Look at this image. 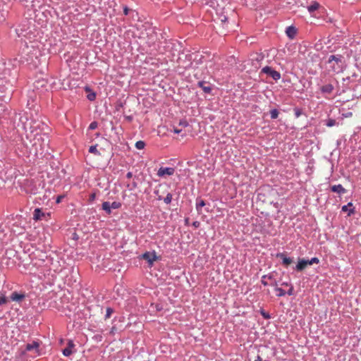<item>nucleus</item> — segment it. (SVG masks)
Returning a JSON list of instances; mask_svg holds the SVG:
<instances>
[{
  "instance_id": "1",
  "label": "nucleus",
  "mask_w": 361,
  "mask_h": 361,
  "mask_svg": "<svg viewBox=\"0 0 361 361\" xmlns=\"http://www.w3.org/2000/svg\"><path fill=\"white\" fill-rule=\"evenodd\" d=\"M343 57L341 55H331L328 59V63L334 62L336 66H332V69L334 72H339L342 70Z\"/></svg>"
},
{
  "instance_id": "2",
  "label": "nucleus",
  "mask_w": 361,
  "mask_h": 361,
  "mask_svg": "<svg viewBox=\"0 0 361 361\" xmlns=\"http://www.w3.org/2000/svg\"><path fill=\"white\" fill-rule=\"evenodd\" d=\"M140 259L146 260L149 266L151 267L154 262L158 259V257L157 256L156 252H145L140 256Z\"/></svg>"
},
{
  "instance_id": "3",
  "label": "nucleus",
  "mask_w": 361,
  "mask_h": 361,
  "mask_svg": "<svg viewBox=\"0 0 361 361\" xmlns=\"http://www.w3.org/2000/svg\"><path fill=\"white\" fill-rule=\"evenodd\" d=\"M50 216V213H46L41 208H36L33 212V219L35 221L47 220Z\"/></svg>"
},
{
  "instance_id": "4",
  "label": "nucleus",
  "mask_w": 361,
  "mask_h": 361,
  "mask_svg": "<svg viewBox=\"0 0 361 361\" xmlns=\"http://www.w3.org/2000/svg\"><path fill=\"white\" fill-rule=\"evenodd\" d=\"M262 73L269 75L276 81L281 78V73L268 66L262 68Z\"/></svg>"
},
{
  "instance_id": "5",
  "label": "nucleus",
  "mask_w": 361,
  "mask_h": 361,
  "mask_svg": "<svg viewBox=\"0 0 361 361\" xmlns=\"http://www.w3.org/2000/svg\"><path fill=\"white\" fill-rule=\"evenodd\" d=\"M175 173V169L173 167H160L157 171V175L159 178H166L167 176H173Z\"/></svg>"
},
{
  "instance_id": "6",
  "label": "nucleus",
  "mask_w": 361,
  "mask_h": 361,
  "mask_svg": "<svg viewBox=\"0 0 361 361\" xmlns=\"http://www.w3.org/2000/svg\"><path fill=\"white\" fill-rule=\"evenodd\" d=\"M39 344L37 341H32L31 343H27L25 345V351L32 352L35 356L39 355Z\"/></svg>"
},
{
  "instance_id": "7",
  "label": "nucleus",
  "mask_w": 361,
  "mask_h": 361,
  "mask_svg": "<svg viewBox=\"0 0 361 361\" xmlns=\"http://www.w3.org/2000/svg\"><path fill=\"white\" fill-rule=\"evenodd\" d=\"M267 279L271 281V286H274L275 288L278 287L277 281L274 278V276L272 274L263 275L262 276L261 282L264 286H267L269 285L268 282L266 281Z\"/></svg>"
},
{
  "instance_id": "8",
  "label": "nucleus",
  "mask_w": 361,
  "mask_h": 361,
  "mask_svg": "<svg viewBox=\"0 0 361 361\" xmlns=\"http://www.w3.org/2000/svg\"><path fill=\"white\" fill-rule=\"evenodd\" d=\"M319 90H320L321 92L324 95H325V98H327V95L331 94L333 92V91L334 90V86L331 83H328V84L322 85L320 87Z\"/></svg>"
},
{
  "instance_id": "9",
  "label": "nucleus",
  "mask_w": 361,
  "mask_h": 361,
  "mask_svg": "<svg viewBox=\"0 0 361 361\" xmlns=\"http://www.w3.org/2000/svg\"><path fill=\"white\" fill-rule=\"evenodd\" d=\"M75 344L73 341L69 340L67 346L63 350L62 353L66 357H69L73 353Z\"/></svg>"
},
{
  "instance_id": "10",
  "label": "nucleus",
  "mask_w": 361,
  "mask_h": 361,
  "mask_svg": "<svg viewBox=\"0 0 361 361\" xmlns=\"http://www.w3.org/2000/svg\"><path fill=\"white\" fill-rule=\"evenodd\" d=\"M308 259H305L304 258H299L298 264H296L295 267L294 268L297 271H303L307 265H309V263H307Z\"/></svg>"
},
{
  "instance_id": "11",
  "label": "nucleus",
  "mask_w": 361,
  "mask_h": 361,
  "mask_svg": "<svg viewBox=\"0 0 361 361\" xmlns=\"http://www.w3.org/2000/svg\"><path fill=\"white\" fill-rule=\"evenodd\" d=\"M276 257L281 259L282 264L286 267H288L289 264H290L293 262L292 258L288 257L283 252L277 253Z\"/></svg>"
},
{
  "instance_id": "12",
  "label": "nucleus",
  "mask_w": 361,
  "mask_h": 361,
  "mask_svg": "<svg viewBox=\"0 0 361 361\" xmlns=\"http://www.w3.org/2000/svg\"><path fill=\"white\" fill-rule=\"evenodd\" d=\"M341 211L343 212H348V216H351L355 213V208L353 207V203L348 202L346 205H343L341 208Z\"/></svg>"
},
{
  "instance_id": "13",
  "label": "nucleus",
  "mask_w": 361,
  "mask_h": 361,
  "mask_svg": "<svg viewBox=\"0 0 361 361\" xmlns=\"http://www.w3.org/2000/svg\"><path fill=\"white\" fill-rule=\"evenodd\" d=\"M286 34L290 39H293L297 34V29L293 25L288 26L286 29Z\"/></svg>"
},
{
  "instance_id": "14",
  "label": "nucleus",
  "mask_w": 361,
  "mask_h": 361,
  "mask_svg": "<svg viewBox=\"0 0 361 361\" xmlns=\"http://www.w3.org/2000/svg\"><path fill=\"white\" fill-rule=\"evenodd\" d=\"M331 190L334 192L338 193L339 195H343L346 192V190L341 184L332 185L331 187Z\"/></svg>"
},
{
  "instance_id": "15",
  "label": "nucleus",
  "mask_w": 361,
  "mask_h": 361,
  "mask_svg": "<svg viewBox=\"0 0 361 361\" xmlns=\"http://www.w3.org/2000/svg\"><path fill=\"white\" fill-rule=\"evenodd\" d=\"M25 294L23 293H19L18 292H13L11 295V299L13 300V301H16V302H21L24 298H25Z\"/></svg>"
},
{
  "instance_id": "16",
  "label": "nucleus",
  "mask_w": 361,
  "mask_h": 361,
  "mask_svg": "<svg viewBox=\"0 0 361 361\" xmlns=\"http://www.w3.org/2000/svg\"><path fill=\"white\" fill-rule=\"evenodd\" d=\"M205 81H199L197 82V86L201 87L204 93L210 94L212 92V87L209 85H205Z\"/></svg>"
},
{
  "instance_id": "17",
  "label": "nucleus",
  "mask_w": 361,
  "mask_h": 361,
  "mask_svg": "<svg viewBox=\"0 0 361 361\" xmlns=\"http://www.w3.org/2000/svg\"><path fill=\"white\" fill-rule=\"evenodd\" d=\"M205 206V202L201 199V198H197L196 199V205H195V207H196V210L198 214H201L202 213V208Z\"/></svg>"
},
{
  "instance_id": "18",
  "label": "nucleus",
  "mask_w": 361,
  "mask_h": 361,
  "mask_svg": "<svg viewBox=\"0 0 361 361\" xmlns=\"http://www.w3.org/2000/svg\"><path fill=\"white\" fill-rule=\"evenodd\" d=\"M85 90L87 92H89V94L87 95V99L90 101H94L96 99V93L92 92L88 87H86Z\"/></svg>"
},
{
  "instance_id": "19",
  "label": "nucleus",
  "mask_w": 361,
  "mask_h": 361,
  "mask_svg": "<svg viewBox=\"0 0 361 361\" xmlns=\"http://www.w3.org/2000/svg\"><path fill=\"white\" fill-rule=\"evenodd\" d=\"M102 209L105 211V212L107 214H111V204H110V202H104L102 204Z\"/></svg>"
},
{
  "instance_id": "20",
  "label": "nucleus",
  "mask_w": 361,
  "mask_h": 361,
  "mask_svg": "<svg viewBox=\"0 0 361 361\" xmlns=\"http://www.w3.org/2000/svg\"><path fill=\"white\" fill-rule=\"evenodd\" d=\"M319 7V4L317 2H314L312 4L307 7L308 11L312 13L317 11Z\"/></svg>"
},
{
  "instance_id": "21",
  "label": "nucleus",
  "mask_w": 361,
  "mask_h": 361,
  "mask_svg": "<svg viewBox=\"0 0 361 361\" xmlns=\"http://www.w3.org/2000/svg\"><path fill=\"white\" fill-rule=\"evenodd\" d=\"M89 152L97 156H99L101 154L100 152L97 150V145L90 146L89 148Z\"/></svg>"
},
{
  "instance_id": "22",
  "label": "nucleus",
  "mask_w": 361,
  "mask_h": 361,
  "mask_svg": "<svg viewBox=\"0 0 361 361\" xmlns=\"http://www.w3.org/2000/svg\"><path fill=\"white\" fill-rule=\"evenodd\" d=\"M275 291L277 293L276 295L278 297H283L286 294V291L281 288L276 287Z\"/></svg>"
},
{
  "instance_id": "23",
  "label": "nucleus",
  "mask_w": 361,
  "mask_h": 361,
  "mask_svg": "<svg viewBox=\"0 0 361 361\" xmlns=\"http://www.w3.org/2000/svg\"><path fill=\"white\" fill-rule=\"evenodd\" d=\"M173 195L171 193L169 192L166 196L163 199L164 202L166 204H171L172 201Z\"/></svg>"
},
{
  "instance_id": "24",
  "label": "nucleus",
  "mask_w": 361,
  "mask_h": 361,
  "mask_svg": "<svg viewBox=\"0 0 361 361\" xmlns=\"http://www.w3.org/2000/svg\"><path fill=\"white\" fill-rule=\"evenodd\" d=\"M279 111L276 109H271L270 111V116L271 119H276L279 116Z\"/></svg>"
},
{
  "instance_id": "25",
  "label": "nucleus",
  "mask_w": 361,
  "mask_h": 361,
  "mask_svg": "<svg viewBox=\"0 0 361 361\" xmlns=\"http://www.w3.org/2000/svg\"><path fill=\"white\" fill-rule=\"evenodd\" d=\"M135 146L137 149H142L145 147V142L144 141L139 140L135 142Z\"/></svg>"
},
{
  "instance_id": "26",
  "label": "nucleus",
  "mask_w": 361,
  "mask_h": 361,
  "mask_svg": "<svg viewBox=\"0 0 361 361\" xmlns=\"http://www.w3.org/2000/svg\"><path fill=\"white\" fill-rule=\"evenodd\" d=\"M337 124L336 120L333 119V118H329L326 121V126H328V127H333L334 126H336Z\"/></svg>"
},
{
  "instance_id": "27",
  "label": "nucleus",
  "mask_w": 361,
  "mask_h": 361,
  "mask_svg": "<svg viewBox=\"0 0 361 361\" xmlns=\"http://www.w3.org/2000/svg\"><path fill=\"white\" fill-rule=\"evenodd\" d=\"M114 309L111 308V307H107L106 310V314H105V319H107L109 318H110V317L111 316L112 313L114 312Z\"/></svg>"
},
{
  "instance_id": "28",
  "label": "nucleus",
  "mask_w": 361,
  "mask_h": 361,
  "mask_svg": "<svg viewBox=\"0 0 361 361\" xmlns=\"http://www.w3.org/2000/svg\"><path fill=\"white\" fill-rule=\"evenodd\" d=\"M111 209H119L121 207V203L119 202H113L112 203H110Z\"/></svg>"
},
{
  "instance_id": "29",
  "label": "nucleus",
  "mask_w": 361,
  "mask_h": 361,
  "mask_svg": "<svg viewBox=\"0 0 361 361\" xmlns=\"http://www.w3.org/2000/svg\"><path fill=\"white\" fill-rule=\"evenodd\" d=\"M5 237V231L4 228L3 224L0 223V240H3Z\"/></svg>"
},
{
  "instance_id": "30",
  "label": "nucleus",
  "mask_w": 361,
  "mask_h": 361,
  "mask_svg": "<svg viewBox=\"0 0 361 361\" xmlns=\"http://www.w3.org/2000/svg\"><path fill=\"white\" fill-rule=\"evenodd\" d=\"M307 263H309V265H312L313 264H319V259L318 257H312L310 259H308Z\"/></svg>"
},
{
  "instance_id": "31",
  "label": "nucleus",
  "mask_w": 361,
  "mask_h": 361,
  "mask_svg": "<svg viewBox=\"0 0 361 361\" xmlns=\"http://www.w3.org/2000/svg\"><path fill=\"white\" fill-rule=\"evenodd\" d=\"M98 126V124L96 121H93L92 122L90 126H89V129L90 130H94L97 128Z\"/></svg>"
},
{
  "instance_id": "32",
  "label": "nucleus",
  "mask_w": 361,
  "mask_h": 361,
  "mask_svg": "<svg viewBox=\"0 0 361 361\" xmlns=\"http://www.w3.org/2000/svg\"><path fill=\"white\" fill-rule=\"evenodd\" d=\"M286 294H288V295H293L294 294V288H293V285H290V287H289V289L288 290L287 292H286Z\"/></svg>"
},
{
  "instance_id": "33",
  "label": "nucleus",
  "mask_w": 361,
  "mask_h": 361,
  "mask_svg": "<svg viewBox=\"0 0 361 361\" xmlns=\"http://www.w3.org/2000/svg\"><path fill=\"white\" fill-rule=\"evenodd\" d=\"M261 315L264 318V319H269L270 318V315L268 312H265L264 310H262L261 311Z\"/></svg>"
},
{
  "instance_id": "34",
  "label": "nucleus",
  "mask_w": 361,
  "mask_h": 361,
  "mask_svg": "<svg viewBox=\"0 0 361 361\" xmlns=\"http://www.w3.org/2000/svg\"><path fill=\"white\" fill-rule=\"evenodd\" d=\"M7 301V298L4 295L0 297V305L6 304Z\"/></svg>"
},
{
  "instance_id": "35",
  "label": "nucleus",
  "mask_w": 361,
  "mask_h": 361,
  "mask_svg": "<svg viewBox=\"0 0 361 361\" xmlns=\"http://www.w3.org/2000/svg\"><path fill=\"white\" fill-rule=\"evenodd\" d=\"M294 111H295V116L296 118H298V117L300 116V115L302 114L300 109L296 108V109H294Z\"/></svg>"
},
{
  "instance_id": "36",
  "label": "nucleus",
  "mask_w": 361,
  "mask_h": 361,
  "mask_svg": "<svg viewBox=\"0 0 361 361\" xmlns=\"http://www.w3.org/2000/svg\"><path fill=\"white\" fill-rule=\"evenodd\" d=\"M179 125L183 127H187L188 126V123L185 120H180Z\"/></svg>"
},
{
  "instance_id": "37",
  "label": "nucleus",
  "mask_w": 361,
  "mask_h": 361,
  "mask_svg": "<svg viewBox=\"0 0 361 361\" xmlns=\"http://www.w3.org/2000/svg\"><path fill=\"white\" fill-rule=\"evenodd\" d=\"M21 59H23L28 63H30L33 61L32 58L30 57V56H28V57L23 56Z\"/></svg>"
},
{
  "instance_id": "38",
  "label": "nucleus",
  "mask_w": 361,
  "mask_h": 361,
  "mask_svg": "<svg viewBox=\"0 0 361 361\" xmlns=\"http://www.w3.org/2000/svg\"><path fill=\"white\" fill-rule=\"evenodd\" d=\"M128 13H129V8H128L127 6H123V13L125 16H127L128 15Z\"/></svg>"
},
{
  "instance_id": "39",
  "label": "nucleus",
  "mask_w": 361,
  "mask_h": 361,
  "mask_svg": "<svg viewBox=\"0 0 361 361\" xmlns=\"http://www.w3.org/2000/svg\"><path fill=\"white\" fill-rule=\"evenodd\" d=\"M353 115L352 112H347L345 114H343V116L345 118L351 117Z\"/></svg>"
},
{
  "instance_id": "40",
  "label": "nucleus",
  "mask_w": 361,
  "mask_h": 361,
  "mask_svg": "<svg viewBox=\"0 0 361 361\" xmlns=\"http://www.w3.org/2000/svg\"><path fill=\"white\" fill-rule=\"evenodd\" d=\"M132 177H133V173H132V172H130V171L128 172V173H127V174H126V178H128V179H130V178H131Z\"/></svg>"
},
{
  "instance_id": "41",
  "label": "nucleus",
  "mask_w": 361,
  "mask_h": 361,
  "mask_svg": "<svg viewBox=\"0 0 361 361\" xmlns=\"http://www.w3.org/2000/svg\"><path fill=\"white\" fill-rule=\"evenodd\" d=\"M95 197H96L95 193L91 194L90 196V201H93L95 199Z\"/></svg>"
},
{
  "instance_id": "42",
  "label": "nucleus",
  "mask_w": 361,
  "mask_h": 361,
  "mask_svg": "<svg viewBox=\"0 0 361 361\" xmlns=\"http://www.w3.org/2000/svg\"><path fill=\"white\" fill-rule=\"evenodd\" d=\"M192 226H193L194 227H195V228H198V227H199V226H200V222H199V221H194V222L192 223Z\"/></svg>"
},
{
  "instance_id": "43",
  "label": "nucleus",
  "mask_w": 361,
  "mask_h": 361,
  "mask_svg": "<svg viewBox=\"0 0 361 361\" xmlns=\"http://www.w3.org/2000/svg\"><path fill=\"white\" fill-rule=\"evenodd\" d=\"M62 198H63V196H61V195L58 196L56 198V203L61 202Z\"/></svg>"
},
{
  "instance_id": "44",
  "label": "nucleus",
  "mask_w": 361,
  "mask_h": 361,
  "mask_svg": "<svg viewBox=\"0 0 361 361\" xmlns=\"http://www.w3.org/2000/svg\"><path fill=\"white\" fill-rule=\"evenodd\" d=\"M181 131H182L181 130L178 129V128H176L173 129V132H174L176 134H179V133H180V132H181Z\"/></svg>"
},
{
  "instance_id": "45",
  "label": "nucleus",
  "mask_w": 361,
  "mask_h": 361,
  "mask_svg": "<svg viewBox=\"0 0 361 361\" xmlns=\"http://www.w3.org/2000/svg\"><path fill=\"white\" fill-rule=\"evenodd\" d=\"M281 285L283 286H288V287H290V285H292V284L290 283L289 282H283L281 283Z\"/></svg>"
},
{
  "instance_id": "46",
  "label": "nucleus",
  "mask_w": 361,
  "mask_h": 361,
  "mask_svg": "<svg viewBox=\"0 0 361 361\" xmlns=\"http://www.w3.org/2000/svg\"><path fill=\"white\" fill-rule=\"evenodd\" d=\"M16 32L18 37H20L23 35L22 31L20 32H19L18 29H16Z\"/></svg>"
},
{
  "instance_id": "47",
  "label": "nucleus",
  "mask_w": 361,
  "mask_h": 361,
  "mask_svg": "<svg viewBox=\"0 0 361 361\" xmlns=\"http://www.w3.org/2000/svg\"><path fill=\"white\" fill-rule=\"evenodd\" d=\"M255 361H262V360L261 357L259 355H258L257 357V359Z\"/></svg>"
},
{
  "instance_id": "48",
  "label": "nucleus",
  "mask_w": 361,
  "mask_h": 361,
  "mask_svg": "<svg viewBox=\"0 0 361 361\" xmlns=\"http://www.w3.org/2000/svg\"><path fill=\"white\" fill-rule=\"evenodd\" d=\"M154 193L155 195H159V190H154Z\"/></svg>"
},
{
  "instance_id": "49",
  "label": "nucleus",
  "mask_w": 361,
  "mask_h": 361,
  "mask_svg": "<svg viewBox=\"0 0 361 361\" xmlns=\"http://www.w3.org/2000/svg\"><path fill=\"white\" fill-rule=\"evenodd\" d=\"M157 200H162V197L161 195H158Z\"/></svg>"
},
{
  "instance_id": "50",
  "label": "nucleus",
  "mask_w": 361,
  "mask_h": 361,
  "mask_svg": "<svg viewBox=\"0 0 361 361\" xmlns=\"http://www.w3.org/2000/svg\"><path fill=\"white\" fill-rule=\"evenodd\" d=\"M114 330H115V327H112V329L111 330V333L113 334L114 332Z\"/></svg>"
},
{
  "instance_id": "51",
  "label": "nucleus",
  "mask_w": 361,
  "mask_h": 361,
  "mask_svg": "<svg viewBox=\"0 0 361 361\" xmlns=\"http://www.w3.org/2000/svg\"><path fill=\"white\" fill-rule=\"evenodd\" d=\"M360 128L361 129V127Z\"/></svg>"
}]
</instances>
